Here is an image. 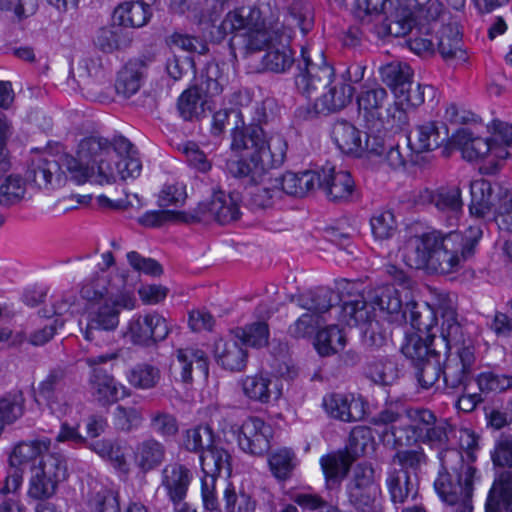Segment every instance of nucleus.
<instances>
[{
    "instance_id": "39",
    "label": "nucleus",
    "mask_w": 512,
    "mask_h": 512,
    "mask_svg": "<svg viewBox=\"0 0 512 512\" xmlns=\"http://www.w3.org/2000/svg\"><path fill=\"white\" fill-rule=\"evenodd\" d=\"M353 462L352 457L344 451L323 455L320 458V465L327 485L329 487L339 485L346 477Z\"/></svg>"
},
{
    "instance_id": "41",
    "label": "nucleus",
    "mask_w": 512,
    "mask_h": 512,
    "mask_svg": "<svg viewBox=\"0 0 512 512\" xmlns=\"http://www.w3.org/2000/svg\"><path fill=\"white\" fill-rule=\"evenodd\" d=\"M386 485L393 504H404L409 497L414 499L417 490L412 483L410 475L392 468L388 471Z\"/></svg>"
},
{
    "instance_id": "28",
    "label": "nucleus",
    "mask_w": 512,
    "mask_h": 512,
    "mask_svg": "<svg viewBox=\"0 0 512 512\" xmlns=\"http://www.w3.org/2000/svg\"><path fill=\"white\" fill-rule=\"evenodd\" d=\"M346 283L350 282L345 280L339 285L338 293H335L327 288H318L303 294L292 295L290 301L296 303L300 308L313 312L312 314L314 315L328 311L333 307V302L337 300L341 301L340 308H342V289L345 287ZM340 311L341 309H339V312ZM339 316L340 314L338 317Z\"/></svg>"
},
{
    "instance_id": "36",
    "label": "nucleus",
    "mask_w": 512,
    "mask_h": 512,
    "mask_svg": "<svg viewBox=\"0 0 512 512\" xmlns=\"http://www.w3.org/2000/svg\"><path fill=\"white\" fill-rule=\"evenodd\" d=\"M88 448L102 459L108 461L115 469L129 472L126 457V443L119 439H99L89 442Z\"/></svg>"
},
{
    "instance_id": "12",
    "label": "nucleus",
    "mask_w": 512,
    "mask_h": 512,
    "mask_svg": "<svg viewBox=\"0 0 512 512\" xmlns=\"http://www.w3.org/2000/svg\"><path fill=\"white\" fill-rule=\"evenodd\" d=\"M201 470V497L203 506L208 511L219 510L217 482L221 472L227 476L231 473V456L227 450L214 445L202 451L199 456Z\"/></svg>"
},
{
    "instance_id": "29",
    "label": "nucleus",
    "mask_w": 512,
    "mask_h": 512,
    "mask_svg": "<svg viewBox=\"0 0 512 512\" xmlns=\"http://www.w3.org/2000/svg\"><path fill=\"white\" fill-rule=\"evenodd\" d=\"M113 147L119 158L113 165L116 178L120 177V179L126 180L138 177L142 170V164L133 144L127 138L119 136L114 139Z\"/></svg>"
},
{
    "instance_id": "34",
    "label": "nucleus",
    "mask_w": 512,
    "mask_h": 512,
    "mask_svg": "<svg viewBox=\"0 0 512 512\" xmlns=\"http://www.w3.org/2000/svg\"><path fill=\"white\" fill-rule=\"evenodd\" d=\"M485 512H512V471L498 475L485 502Z\"/></svg>"
},
{
    "instance_id": "64",
    "label": "nucleus",
    "mask_w": 512,
    "mask_h": 512,
    "mask_svg": "<svg viewBox=\"0 0 512 512\" xmlns=\"http://www.w3.org/2000/svg\"><path fill=\"white\" fill-rule=\"evenodd\" d=\"M88 505L91 512H120L118 492L109 488L95 492Z\"/></svg>"
},
{
    "instance_id": "17",
    "label": "nucleus",
    "mask_w": 512,
    "mask_h": 512,
    "mask_svg": "<svg viewBox=\"0 0 512 512\" xmlns=\"http://www.w3.org/2000/svg\"><path fill=\"white\" fill-rule=\"evenodd\" d=\"M414 201L419 205L433 206L450 224L458 221L463 213V200L458 186L421 189L414 195Z\"/></svg>"
},
{
    "instance_id": "25",
    "label": "nucleus",
    "mask_w": 512,
    "mask_h": 512,
    "mask_svg": "<svg viewBox=\"0 0 512 512\" xmlns=\"http://www.w3.org/2000/svg\"><path fill=\"white\" fill-rule=\"evenodd\" d=\"M213 353L216 362L226 370L239 372L246 367L248 353L234 331L215 342Z\"/></svg>"
},
{
    "instance_id": "57",
    "label": "nucleus",
    "mask_w": 512,
    "mask_h": 512,
    "mask_svg": "<svg viewBox=\"0 0 512 512\" xmlns=\"http://www.w3.org/2000/svg\"><path fill=\"white\" fill-rule=\"evenodd\" d=\"M440 333L449 351L453 348L458 350V348L468 345L469 343L472 344L470 339H465L463 327L458 320V316L443 319Z\"/></svg>"
},
{
    "instance_id": "31",
    "label": "nucleus",
    "mask_w": 512,
    "mask_h": 512,
    "mask_svg": "<svg viewBox=\"0 0 512 512\" xmlns=\"http://www.w3.org/2000/svg\"><path fill=\"white\" fill-rule=\"evenodd\" d=\"M241 385L247 398L263 404L279 399L282 394L278 381L264 374L246 376Z\"/></svg>"
},
{
    "instance_id": "63",
    "label": "nucleus",
    "mask_w": 512,
    "mask_h": 512,
    "mask_svg": "<svg viewBox=\"0 0 512 512\" xmlns=\"http://www.w3.org/2000/svg\"><path fill=\"white\" fill-rule=\"evenodd\" d=\"M24 413V398L22 393L7 394L0 398V419L6 424H12Z\"/></svg>"
},
{
    "instance_id": "2",
    "label": "nucleus",
    "mask_w": 512,
    "mask_h": 512,
    "mask_svg": "<svg viewBox=\"0 0 512 512\" xmlns=\"http://www.w3.org/2000/svg\"><path fill=\"white\" fill-rule=\"evenodd\" d=\"M266 118L264 107L257 103L253 117L256 124L242 128L236 126L232 131L230 147L232 151L241 153V156L229 159L226 169L231 176L247 184L262 182L270 170L280 167L285 160L287 143L280 135L266 138L260 126Z\"/></svg>"
},
{
    "instance_id": "15",
    "label": "nucleus",
    "mask_w": 512,
    "mask_h": 512,
    "mask_svg": "<svg viewBox=\"0 0 512 512\" xmlns=\"http://www.w3.org/2000/svg\"><path fill=\"white\" fill-rule=\"evenodd\" d=\"M301 57L304 67L299 64L295 84L300 93L310 98L319 89L324 90L335 73L333 67L326 63L321 50L315 52L313 59L311 50L302 47Z\"/></svg>"
},
{
    "instance_id": "21",
    "label": "nucleus",
    "mask_w": 512,
    "mask_h": 512,
    "mask_svg": "<svg viewBox=\"0 0 512 512\" xmlns=\"http://www.w3.org/2000/svg\"><path fill=\"white\" fill-rule=\"evenodd\" d=\"M475 362V348L473 344L464 345L455 353H450L446 357L441 374L445 387L456 389L466 383Z\"/></svg>"
},
{
    "instance_id": "51",
    "label": "nucleus",
    "mask_w": 512,
    "mask_h": 512,
    "mask_svg": "<svg viewBox=\"0 0 512 512\" xmlns=\"http://www.w3.org/2000/svg\"><path fill=\"white\" fill-rule=\"evenodd\" d=\"M224 509L226 512H255L257 502L253 496L244 491H236L235 487L227 484L223 491Z\"/></svg>"
},
{
    "instance_id": "38",
    "label": "nucleus",
    "mask_w": 512,
    "mask_h": 512,
    "mask_svg": "<svg viewBox=\"0 0 512 512\" xmlns=\"http://www.w3.org/2000/svg\"><path fill=\"white\" fill-rule=\"evenodd\" d=\"M317 178V171L286 172L281 179L275 180V185L279 187L280 195L284 192L291 196L302 197L316 187Z\"/></svg>"
},
{
    "instance_id": "8",
    "label": "nucleus",
    "mask_w": 512,
    "mask_h": 512,
    "mask_svg": "<svg viewBox=\"0 0 512 512\" xmlns=\"http://www.w3.org/2000/svg\"><path fill=\"white\" fill-rule=\"evenodd\" d=\"M220 28L225 34L237 32L235 39H239V49L244 57L266 51L281 35L278 26L267 28L260 10L250 6L229 12Z\"/></svg>"
},
{
    "instance_id": "61",
    "label": "nucleus",
    "mask_w": 512,
    "mask_h": 512,
    "mask_svg": "<svg viewBox=\"0 0 512 512\" xmlns=\"http://www.w3.org/2000/svg\"><path fill=\"white\" fill-rule=\"evenodd\" d=\"M370 226L375 238H391L397 229V222L391 210L377 211L370 219Z\"/></svg>"
},
{
    "instance_id": "45",
    "label": "nucleus",
    "mask_w": 512,
    "mask_h": 512,
    "mask_svg": "<svg viewBox=\"0 0 512 512\" xmlns=\"http://www.w3.org/2000/svg\"><path fill=\"white\" fill-rule=\"evenodd\" d=\"M314 346L321 356H330L344 348L345 336L337 325H330L318 331Z\"/></svg>"
},
{
    "instance_id": "3",
    "label": "nucleus",
    "mask_w": 512,
    "mask_h": 512,
    "mask_svg": "<svg viewBox=\"0 0 512 512\" xmlns=\"http://www.w3.org/2000/svg\"><path fill=\"white\" fill-rule=\"evenodd\" d=\"M342 295L339 321L350 327L367 325L365 335L369 334L370 345L380 347L386 341L384 335L375 333L377 317L395 326L407 324L405 302L392 285L376 287L365 296L357 283H346Z\"/></svg>"
},
{
    "instance_id": "53",
    "label": "nucleus",
    "mask_w": 512,
    "mask_h": 512,
    "mask_svg": "<svg viewBox=\"0 0 512 512\" xmlns=\"http://www.w3.org/2000/svg\"><path fill=\"white\" fill-rule=\"evenodd\" d=\"M374 437L372 430L367 426H355L349 435L348 445L344 450L353 461L366 454L367 449L372 447Z\"/></svg>"
},
{
    "instance_id": "1",
    "label": "nucleus",
    "mask_w": 512,
    "mask_h": 512,
    "mask_svg": "<svg viewBox=\"0 0 512 512\" xmlns=\"http://www.w3.org/2000/svg\"><path fill=\"white\" fill-rule=\"evenodd\" d=\"M482 235L481 223L469 225L464 232L428 231L410 237L403 246L402 257L410 268L453 273L475 254Z\"/></svg>"
},
{
    "instance_id": "32",
    "label": "nucleus",
    "mask_w": 512,
    "mask_h": 512,
    "mask_svg": "<svg viewBox=\"0 0 512 512\" xmlns=\"http://www.w3.org/2000/svg\"><path fill=\"white\" fill-rule=\"evenodd\" d=\"M161 484L166 490L169 499L174 503H180L187 494L192 480V474L188 468L179 463L167 465L162 470Z\"/></svg>"
},
{
    "instance_id": "20",
    "label": "nucleus",
    "mask_w": 512,
    "mask_h": 512,
    "mask_svg": "<svg viewBox=\"0 0 512 512\" xmlns=\"http://www.w3.org/2000/svg\"><path fill=\"white\" fill-rule=\"evenodd\" d=\"M238 445L245 453L261 456L270 448L272 428L262 419L248 418L237 430Z\"/></svg>"
},
{
    "instance_id": "44",
    "label": "nucleus",
    "mask_w": 512,
    "mask_h": 512,
    "mask_svg": "<svg viewBox=\"0 0 512 512\" xmlns=\"http://www.w3.org/2000/svg\"><path fill=\"white\" fill-rule=\"evenodd\" d=\"M268 464L272 475L277 480L286 481L297 467L298 459L293 450L283 447L269 455Z\"/></svg>"
},
{
    "instance_id": "46",
    "label": "nucleus",
    "mask_w": 512,
    "mask_h": 512,
    "mask_svg": "<svg viewBox=\"0 0 512 512\" xmlns=\"http://www.w3.org/2000/svg\"><path fill=\"white\" fill-rule=\"evenodd\" d=\"M207 101L196 87H189L178 98L177 107L180 116L186 121L198 119L204 113Z\"/></svg>"
},
{
    "instance_id": "59",
    "label": "nucleus",
    "mask_w": 512,
    "mask_h": 512,
    "mask_svg": "<svg viewBox=\"0 0 512 512\" xmlns=\"http://www.w3.org/2000/svg\"><path fill=\"white\" fill-rule=\"evenodd\" d=\"M379 494V488L368 490L353 488L348 491L350 502L354 507L361 512H382V507L377 495Z\"/></svg>"
},
{
    "instance_id": "6",
    "label": "nucleus",
    "mask_w": 512,
    "mask_h": 512,
    "mask_svg": "<svg viewBox=\"0 0 512 512\" xmlns=\"http://www.w3.org/2000/svg\"><path fill=\"white\" fill-rule=\"evenodd\" d=\"M443 471L434 481V488L446 504L445 512H473V484L476 469L463 461L457 449L441 450L438 454Z\"/></svg>"
},
{
    "instance_id": "16",
    "label": "nucleus",
    "mask_w": 512,
    "mask_h": 512,
    "mask_svg": "<svg viewBox=\"0 0 512 512\" xmlns=\"http://www.w3.org/2000/svg\"><path fill=\"white\" fill-rule=\"evenodd\" d=\"M238 200L222 190L214 191L211 198L200 202L197 207L184 217L185 222H208L214 220L220 224H228L239 218Z\"/></svg>"
},
{
    "instance_id": "5",
    "label": "nucleus",
    "mask_w": 512,
    "mask_h": 512,
    "mask_svg": "<svg viewBox=\"0 0 512 512\" xmlns=\"http://www.w3.org/2000/svg\"><path fill=\"white\" fill-rule=\"evenodd\" d=\"M371 423L385 426V433L391 434L395 446L423 443L442 448L453 433L446 420H438L431 410L418 407H386L371 419Z\"/></svg>"
},
{
    "instance_id": "24",
    "label": "nucleus",
    "mask_w": 512,
    "mask_h": 512,
    "mask_svg": "<svg viewBox=\"0 0 512 512\" xmlns=\"http://www.w3.org/2000/svg\"><path fill=\"white\" fill-rule=\"evenodd\" d=\"M88 389L94 401L101 406H109L127 395L125 386L101 368L91 370Z\"/></svg>"
},
{
    "instance_id": "47",
    "label": "nucleus",
    "mask_w": 512,
    "mask_h": 512,
    "mask_svg": "<svg viewBox=\"0 0 512 512\" xmlns=\"http://www.w3.org/2000/svg\"><path fill=\"white\" fill-rule=\"evenodd\" d=\"M365 373L376 384L389 385L397 378L398 370L393 359L381 357L369 361Z\"/></svg>"
},
{
    "instance_id": "27",
    "label": "nucleus",
    "mask_w": 512,
    "mask_h": 512,
    "mask_svg": "<svg viewBox=\"0 0 512 512\" xmlns=\"http://www.w3.org/2000/svg\"><path fill=\"white\" fill-rule=\"evenodd\" d=\"M175 360L180 370V378L184 383L193 381V374L207 379L209 362L205 351L196 347L179 348L175 351Z\"/></svg>"
},
{
    "instance_id": "56",
    "label": "nucleus",
    "mask_w": 512,
    "mask_h": 512,
    "mask_svg": "<svg viewBox=\"0 0 512 512\" xmlns=\"http://www.w3.org/2000/svg\"><path fill=\"white\" fill-rule=\"evenodd\" d=\"M214 442L212 429L208 426H197L185 431L182 444L190 452L202 453Z\"/></svg>"
},
{
    "instance_id": "43",
    "label": "nucleus",
    "mask_w": 512,
    "mask_h": 512,
    "mask_svg": "<svg viewBox=\"0 0 512 512\" xmlns=\"http://www.w3.org/2000/svg\"><path fill=\"white\" fill-rule=\"evenodd\" d=\"M383 82L390 86L394 94L406 92V87L412 82L413 71L406 63L392 62L380 68Z\"/></svg>"
},
{
    "instance_id": "55",
    "label": "nucleus",
    "mask_w": 512,
    "mask_h": 512,
    "mask_svg": "<svg viewBox=\"0 0 512 512\" xmlns=\"http://www.w3.org/2000/svg\"><path fill=\"white\" fill-rule=\"evenodd\" d=\"M223 77L217 65H208L193 87H196L207 101L208 98L218 96L223 91Z\"/></svg>"
},
{
    "instance_id": "4",
    "label": "nucleus",
    "mask_w": 512,
    "mask_h": 512,
    "mask_svg": "<svg viewBox=\"0 0 512 512\" xmlns=\"http://www.w3.org/2000/svg\"><path fill=\"white\" fill-rule=\"evenodd\" d=\"M51 440L40 438L18 442L12 448L8 462L13 469L30 465L27 496L33 500L50 499L60 484L69 477L68 460L57 451L50 452Z\"/></svg>"
},
{
    "instance_id": "48",
    "label": "nucleus",
    "mask_w": 512,
    "mask_h": 512,
    "mask_svg": "<svg viewBox=\"0 0 512 512\" xmlns=\"http://www.w3.org/2000/svg\"><path fill=\"white\" fill-rule=\"evenodd\" d=\"M160 370L153 365L140 363L127 372V380L131 386L141 390L154 388L160 381Z\"/></svg>"
},
{
    "instance_id": "40",
    "label": "nucleus",
    "mask_w": 512,
    "mask_h": 512,
    "mask_svg": "<svg viewBox=\"0 0 512 512\" xmlns=\"http://www.w3.org/2000/svg\"><path fill=\"white\" fill-rule=\"evenodd\" d=\"M151 16L149 8L142 2H125L118 5L113 14V19L120 26L139 28L144 26Z\"/></svg>"
},
{
    "instance_id": "50",
    "label": "nucleus",
    "mask_w": 512,
    "mask_h": 512,
    "mask_svg": "<svg viewBox=\"0 0 512 512\" xmlns=\"http://www.w3.org/2000/svg\"><path fill=\"white\" fill-rule=\"evenodd\" d=\"M438 50L444 59L454 58L461 51V33L456 22H450L438 31Z\"/></svg>"
},
{
    "instance_id": "22",
    "label": "nucleus",
    "mask_w": 512,
    "mask_h": 512,
    "mask_svg": "<svg viewBox=\"0 0 512 512\" xmlns=\"http://www.w3.org/2000/svg\"><path fill=\"white\" fill-rule=\"evenodd\" d=\"M316 187L320 188L330 201L347 200L353 193L354 181L348 171L336 170L330 164L317 171Z\"/></svg>"
},
{
    "instance_id": "60",
    "label": "nucleus",
    "mask_w": 512,
    "mask_h": 512,
    "mask_svg": "<svg viewBox=\"0 0 512 512\" xmlns=\"http://www.w3.org/2000/svg\"><path fill=\"white\" fill-rule=\"evenodd\" d=\"M25 193V180L19 175H9L0 185V204L14 205L24 198Z\"/></svg>"
},
{
    "instance_id": "14",
    "label": "nucleus",
    "mask_w": 512,
    "mask_h": 512,
    "mask_svg": "<svg viewBox=\"0 0 512 512\" xmlns=\"http://www.w3.org/2000/svg\"><path fill=\"white\" fill-rule=\"evenodd\" d=\"M355 89L344 77L334 75L324 92L312 104L301 106L296 113L300 118L309 119L344 109L351 103Z\"/></svg>"
},
{
    "instance_id": "18",
    "label": "nucleus",
    "mask_w": 512,
    "mask_h": 512,
    "mask_svg": "<svg viewBox=\"0 0 512 512\" xmlns=\"http://www.w3.org/2000/svg\"><path fill=\"white\" fill-rule=\"evenodd\" d=\"M322 408L329 418L352 423L365 418L368 404L360 395L330 393L323 397Z\"/></svg>"
},
{
    "instance_id": "52",
    "label": "nucleus",
    "mask_w": 512,
    "mask_h": 512,
    "mask_svg": "<svg viewBox=\"0 0 512 512\" xmlns=\"http://www.w3.org/2000/svg\"><path fill=\"white\" fill-rule=\"evenodd\" d=\"M427 462V456L422 447L398 450L393 458L392 464L398 465L397 471L416 474Z\"/></svg>"
},
{
    "instance_id": "62",
    "label": "nucleus",
    "mask_w": 512,
    "mask_h": 512,
    "mask_svg": "<svg viewBox=\"0 0 512 512\" xmlns=\"http://www.w3.org/2000/svg\"><path fill=\"white\" fill-rule=\"evenodd\" d=\"M383 7L384 0H354L355 14L368 29L383 20Z\"/></svg>"
},
{
    "instance_id": "49",
    "label": "nucleus",
    "mask_w": 512,
    "mask_h": 512,
    "mask_svg": "<svg viewBox=\"0 0 512 512\" xmlns=\"http://www.w3.org/2000/svg\"><path fill=\"white\" fill-rule=\"evenodd\" d=\"M144 422L141 408L118 405L113 411V424L115 428L124 433L138 430Z\"/></svg>"
},
{
    "instance_id": "13",
    "label": "nucleus",
    "mask_w": 512,
    "mask_h": 512,
    "mask_svg": "<svg viewBox=\"0 0 512 512\" xmlns=\"http://www.w3.org/2000/svg\"><path fill=\"white\" fill-rule=\"evenodd\" d=\"M388 99V92L384 87L377 83H365L357 96V104L367 121H376L381 126L385 123L391 126L400 124L405 113L397 103L386 107Z\"/></svg>"
},
{
    "instance_id": "9",
    "label": "nucleus",
    "mask_w": 512,
    "mask_h": 512,
    "mask_svg": "<svg viewBox=\"0 0 512 512\" xmlns=\"http://www.w3.org/2000/svg\"><path fill=\"white\" fill-rule=\"evenodd\" d=\"M136 306V298L130 289H124L116 298L86 305V327L82 330L84 338L100 345L99 338L103 332L116 330L119 316L123 309L132 310Z\"/></svg>"
},
{
    "instance_id": "37",
    "label": "nucleus",
    "mask_w": 512,
    "mask_h": 512,
    "mask_svg": "<svg viewBox=\"0 0 512 512\" xmlns=\"http://www.w3.org/2000/svg\"><path fill=\"white\" fill-rule=\"evenodd\" d=\"M454 143L462 152L463 158L474 161L484 158L494 148L487 138L475 136L468 128H462L454 135Z\"/></svg>"
},
{
    "instance_id": "30",
    "label": "nucleus",
    "mask_w": 512,
    "mask_h": 512,
    "mask_svg": "<svg viewBox=\"0 0 512 512\" xmlns=\"http://www.w3.org/2000/svg\"><path fill=\"white\" fill-rule=\"evenodd\" d=\"M27 177L36 187L45 190L59 187L64 182L61 165L52 157H42L33 162Z\"/></svg>"
},
{
    "instance_id": "33",
    "label": "nucleus",
    "mask_w": 512,
    "mask_h": 512,
    "mask_svg": "<svg viewBox=\"0 0 512 512\" xmlns=\"http://www.w3.org/2000/svg\"><path fill=\"white\" fill-rule=\"evenodd\" d=\"M165 446L154 438L138 442L133 448L132 460L141 473H148L159 467L165 459Z\"/></svg>"
},
{
    "instance_id": "19",
    "label": "nucleus",
    "mask_w": 512,
    "mask_h": 512,
    "mask_svg": "<svg viewBox=\"0 0 512 512\" xmlns=\"http://www.w3.org/2000/svg\"><path fill=\"white\" fill-rule=\"evenodd\" d=\"M127 334L134 344L149 346L164 340L169 327L166 319L156 312L136 314L128 322Z\"/></svg>"
},
{
    "instance_id": "23",
    "label": "nucleus",
    "mask_w": 512,
    "mask_h": 512,
    "mask_svg": "<svg viewBox=\"0 0 512 512\" xmlns=\"http://www.w3.org/2000/svg\"><path fill=\"white\" fill-rule=\"evenodd\" d=\"M125 288H120L109 270L101 269L87 277L81 286L80 295L86 305L116 298Z\"/></svg>"
},
{
    "instance_id": "7",
    "label": "nucleus",
    "mask_w": 512,
    "mask_h": 512,
    "mask_svg": "<svg viewBox=\"0 0 512 512\" xmlns=\"http://www.w3.org/2000/svg\"><path fill=\"white\" fill-rule=\"evenodd\" d=\"M109 154L110 146L106 139L87 137L80 141L76 157H62V166L77 184L92 179L100 184H110L116 181V172L108 160Z\"/></svg>"
},
{
    "instance_id": "10",
    "label": "nucleus",
    "mask_w": 512,
    "mask_h": 512,
    "mask_svg": "<svg viewBox=\"0 0 512 512\" xmlns=\"http://www.w3.org/2000/svg\"><path fill=\"white\" fill-rule=\"evenodd\" d=\"M300 4L294 3L285 22L289 31H282L281 35L268 49L261 58V66L264 71L273 73L288 72L295 62L294 53L289 45L290 33L294 28H299L303 34H306L312 26L311 19L300 11Z\"/></svg>"
},
{
    "instance_id": "42",
    "label": "nucleus",
    "mask_w": 512,
    "mask_h": 512,
    "mask_svg": "<svg viewBox=\"0 0 512 512\" xmlns=\"http://www.w3.org/2000/svg\"><path fill=\"white\" fill-rule=\"evenodd\" d=\"M492 185L485 179H478L470 184L471 202L469 212L477 218L485 217L492 208Z\"/></svg>"
},
{
    "instance_id": "26",
    "label": "nucleus",
    "mask_w": 512,
    "mask_h": 512,
    "mask_svg": "<svg viewBox=\"0 0 512 512\" xmlns=\"http://www.w3.org/2000/svg\"><path fill=\"white\" fill-rule=\"evenodd\" d=\"M448 129L441 122H427L418 125L408 136V143L416 153L428 152L438 148L448 140Z\"/></svg>"
},
{
    "instance_id": "35",
    "label": "nucleus",
    "mask_w": 512,
    "mask_h": 512,
    "mask_svg": "<svg viewBox=\"0 0 512 512\" xmlns=\"http://www.w3.org/2000/svg\"><path fill=\"white\" fill-rule=\"evenodd\" d=\"M146 78V66L140 60H131L119 71L115 83L116 92L125 98L135 95Z\"/></svg>"
},
{
    "instance_id": "11",
    "label": "nucleus",
    "mask_w": 512,
    "mask_h": 512,
    "mask_svg": "<svg viewBox=\"0 0 512 512\" xmlns=\"http://www.w3.org/2000/svg\"><path fill=\"white\" fill-rule=\"evenodd\" d=\"M331 139L343 154L356 158L380 156L384 150L382 137L362 132L346 120H337L333 124Z\"/></svg>"
},
{
    "instance_id": "58",
    "label": "nucleus",
    "mask_w": 512,
    "mask_h": 512,
    "mask_svg": "<svg viewBox=\"0 0 512 512\" xmlns=\"http://www.w3.org/2000/svg\"><path fill=\"white\" fill-rule=\"evenodd\" d=\"M242 344L261 348L268 344L269 329L265 322H255L244 328L233 330Z\"/></svg>"
},
{
    "instance_id": "54",
    "label": "nucleus",
    "mask_w": 512,
    "mask_h": 512,
    "mask_svg": "<svg viewBox=\"0 0 512 512\" xmlns=\"http://www.w3.org/2000/svg\"><path fill=\"white\" fill-rule=\"evenodd\" d=\"M413 25L414 20L410 16H404L394 20L385 19L383 16V20L376 21L369 30L374 32L380 38H384L386 36L400 37L408 34Z\"/></svg>"
}]
</instances>
